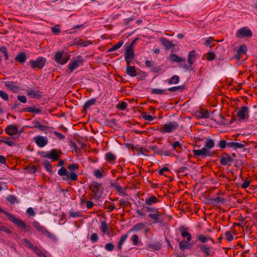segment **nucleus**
<instances>
[{"instance_id": "aec40b11", "label": "nucleus", "mask_w": 257, "mask_h": 257, "mask_svg": "<svg viewBox=\"0 0 257 257\" xmlns=\"http://www.w3.org/2000/svg\"><path fill=\"white\" fill-rule=\"evenodd\" d=\"M160 200L155 196H151L145 199V204L147 206H151L155 203H158Z\"/></svg>"}, {"instance_id": "c85d7f7f", "label": "nucleus", "mask_w": 257, "mask_h": 257, "mask_svg": "<svg viewBox=\"0 0 257 257\" xmlns=\"http://www.w3.org/2000/svg\"><path fill=\"white\" fill-rule=\"evenodd\" d=\"M96 101V98L91 99L87 101H86L83 106V111H86V110L92 105L95 104Z\"/></svg>"}, {"instance_id": "393cba45", "label": "nucleus", "mask_w": 257, "mask_h": 257, "mask_svg": "<svg viewBox=\"0 0 257 257\" xmlns=\"http://www.w3.org/2000/svg\"><path fill=\"white\" fill-rule=\"evenodd\" d=\"M82 62L81 60H76L73 62H70L69 65V70L70 71L69 73H71L73 71L74 69L77 68L80 64H81Z\"/></svg>"}, {"instance_id": "a18cd8bd", "label": "nucleus", "mask_w": 257, "mask_h": 257, "mask_svg": "<svg viewBox=\"0 0 257 257\" xmlns=\"http://www.w3.org/2000/svg\"><path fill=\"white\" fill-rule=\"evenodd\" d=\"M188 242L185 240L181 241L179 243V247L181 250H184L186 249L190 248V247L188 246Z\"/></svg>"}, {"instance_id": "ea45409f", "label": "nucleus", "mask_w": 257, "mask_h": 257, "mask_svg": "<svg viewBox=\"0 0 257 257\" xmlns=\"http://www.w3.org/2000/svg\"><path fill=\"white\" fill-rule=\"evenodd\" d=\"M101 231L104 233H108L109 232L108 227L105 221L101 222Z\"/></svg>"}, {"instance_id": "7ed1b4c3", "label": "nucleus", "mask_w": 257, "mask_h": 257, "mask_svg": "<svg viewBox=\"0 0 257 257\" xmlns=\"http://www.w3.org/2000/svg\"><path fill=\"white\" fill-rule=\"evenodd\" d=\"M146 212L149 213L148 217L154 220V223L160 222V216L162 213L159 211V209L151 206H146Z\"/></svg>"}, {"instance_id": "2f4dec72", "label": "nucleus", "mask_w": 257, "mask_h": 257, "mask_svg": "<svg viewBox=\"0 0 257 257\" xmlns=\"http://www.w3.org/2000/svg\"><path fill=\"white\" fill-rule=\"evenodd\" d=\"M210 200L212 204H215V205H218L219 203L222 204L224 202V199L219 197L211 198Z\"/></svg>"}, {"instance_id": "4c0bfd02", "label": "nucleus", "mask_w": 257, "mask_h": 257, "mask_svg": "<svg viewBox=\"0 0 257 257\" xmlns=\"http://www.w3.org/2000/svg\"><path fill=\"white\" fill-rule=\"evenodd\" d=\"M180 81L179 77L178 75H173L169 80H168V83L169 84H177Z\"/></svg>"}, {"instance_id": "e2e57ef3", "label": "nucleus", "mask_w": 257, "mask_h": 257, "mask_svg": "<svg viewBox=\"0 0 257 257\" xmlns=\"http://www.w3.org/2000/svg\"><path fill=\"white\" fill-rule=\"evenodd\" d=\"M114 248V245L111 242L107 243L105 245V249L108 251H112Z\"/></svg>"}, {"instance_id": "f03ea898", "label": "nucleus", "mask_w": 257, "mask_h": 257, "mask_svg": "<svg viewBox=\"0 0 257 257\" xmlns=\"http://www.w3.org/2000/svg\"><path fill=\"white\" fill-rule=\"evenodd\" d=\"M89 189L93 194L95 199H99L103 192L102 184L93 181L89 185Z\"/></svg>"}, {"instance_id": "f3484780", "label": "nucleus", "mask_w": 257, "mask_h": 257, "mask_svg": "<svg viewBox=\"0 0 257 257\" xmlns=\"http://www.w3.org/2000/svg\"><path fill=\"white\" fill-rule=\"evenodd\" d=\"M195 116L197 119L208 118L210 117V113L207 110L201 109L195 113Z\"/></svg>"}, {"instance_id": "6e6d98bb", "label": "nucleus", "mask_w": 257, "mask_h": 257, "mask_svg": "<svg viewBox=\"0 0 257 257\" xmlns=\"http://www.w3.org/2000/svg\"><path fill=\"white\" fill-rule=\"evenodd\" d=\"M156 153L161 156H170L171 154V152L169 150L163 151L162 149H161L158 152H156Z\"/></svg>"}, {"instance_id": "b1692460", "label": "nucleus", "mask_w": 257, "mask_h": 257, "mask_svg": "<svg viewBox=\"0 0 257 257\" xmlns=\"http://www.w3.org/2000/svg\"><path fill=\"white\" fill-rule=\"evenodd\" d=\"M27 95L31 98H40L41 95L39 91H35L32 90H27Z\"/></svg>"}, {"instance_id": "ddd939ff", "label": "nucleus", "mask_w": 257, "mask_h": 257, "mask_svg": "<svg viewBox=\"0 0 257 257\" xmlns=\"http://www.w3.org/2000/svg\"><path fill=\"white\" fill-rule=\"evenodd\" d=\"M33 140L36 145L41 148L45 147L48 143V140L46 137L37 136L34 138Z\"/></svg>"}, {"instance_id": "473e14b6", "label": "nucleus", "mask_w": 257, "mask_h": 257, "mask_svg": "<svg viewBox=\"0 0 257 257\" xmlns=\"http://www.w3.org/2000/svg\"><path fill=\"white\" fill-rule=\"evenodd\" d=\"M215 146L214 141L211 139H207L205 142V148H206L208 150L212 149Z\"/></svg>"}, {"instance_id": "6ab92c4d", "label": "nucleus", "mask_w": 257, "mask_h": 257, "mask_svg": "<svg viewBox=\"0 0 257 257\" xmlns=\"http://www.w3.org/2000/svg\"><path fill=\"white\" fill-rule=\"evenodd\" d=\"M61 151H58L57 150L53 149L50 151V159L53 161H57L59 160L61 154Z\"/></svg>"}, {"instance_id": "a19ab883", "label": "nucleus", "mask_w": 257, "mask_h": 257, "mask_svg": "<svg viewBox=\"0 0 257 257\" xmlns=\"http://www.w3.org/2000/svg\"><path fill=\"white\" fill-rule=\"evenodd\" d=\"M166 90L165 89H152L151 90V93L152 94H155L158 95H162V94H166Z\"/></svg>"}, {"instance_id": "13d9d810", "label": "nucleus", "mask_w": 257, "mask_h": 257, "mask_svg": "<svg viewBox=\"0 0 257 257\" xmlns=\"http://www.w3.org/2000/svg\"><path fill=\"white\" fill-rule=\"evenodd\" d=\"M149 247L155 250H159L161 248V244L159 242L154 243L150 244Z\"/></svg>"}, {"instance_id": "a211bd4d", "label": "nucleus", "mask_w": 257, "mask_h": 257, "mask_svg": "<svg viewBox=\"0 0 257 257\" xmlns=\"http://www.w3.org/2000/svg\"><path fill=\"white\" fill-rule=\"evenodd\" d=\"M18 128L14 124L9 125L5 129V132L10 136L15 135L18 133Z\"/></svg>"}, {"instance_id": "bb28decb", "label": "nucleus", "mask_w": 257, "mask_h": 257, "mask_svg": "<svg viewBox=\"0 0 257 257\" xmlns=\"http://www.w3.org/2000/svg\"><path fill=\"white\" fill-rule=\"evenodd\" d=\"M160 41L167 49H169L174 46L171 41L165 38H160Z\"/></svg>"}, {"instance_id": "69168bd1", "label": "nucleus", "mask_w": 257, "mask_h": 257, "mask_svg": "<svg viewBox=\"0 0 257 257\" xmlns=\"http://www.w3.org/2000/svg\"><path fill=\"white\" fill-rule=\"evenodd\" d=\"M0 97L4 100H8L9 99V96H8V94L2 91V90H0Z\"/></svg>"}, {"instance_id": "8fccbe9b", "label": "nucleus", "mask_w": 257, "mask_h": 257, "mask_svg": "<svg viewBox=\"0 0 257 257\" xmlns=\"http://www.w3.org/2000/svg\"><path fill=\"white\" fill-rule=\"evenodd\" d=\"M111 186L112 187H114L118 192L119 193L125 194V193H123V190H122L121 187L118 184L112 183V184H111Z\"/></svg>"}, {"instance_id": "58836bf2", "label": "nucleus", "mask_w": 257, "mask_h": 257, "mask_svg": "<svg viewBox=\"0 0 257 257\" xmlns=\"http://www.w3.org/2000/svg\"><path fill=\"white\" fill-rule=\"evenodd\" d=\"M42 165L45 168L47 171L51 173L52 172V165L49 161L46 160L42 163Z\"/></svg>"}, {"instance_id": "052dcab7", "label": "nucleus", "mask_w": 257, "mask_h": 257, "mask_svg": "<svg viewBox=\"0 0 257 257\" xmlns=\"http://www.w3.org/2000/svg\"><path fill=\"white\" fill-rule=\"evenodd\" d=\"M90 240L92 243L96 242L98 240V236L97 233H93L91 235Z\"/></svg>"}, {"instance_id": "4be33fe9", "label": "nucleus", "mask_w": 257, "mask_h": 257, "mask_svg": "<svg viewBox=\"0 0 257 257\" xmlns=\"http://www.w3.org/2000/svg\"><path fill=\"white\" fill-rule=\"evenodd\" d=\"M16 61L19 62L21 64L24 63L27 59V54L25 52L19 53L15 58Z\"/></svg>"}, {"instance_id": "1a4fd4ad", "label": "nucleus", "mask_w": 257, "mask_h": 257, "mask_svg": "<svg viewBox=\"0 0 257 257\" xmlns=\"http://www.w3.org/2000/svg\"><path fill=\"white\" fill-rule=\"evenodd\" d=\"M252 33L247 27H242L239 29L236 33V36L237 38H244L251 37Z\"/></svg>"}, {"instance_id": "09e8293b", "label": "nucleus", "mask_w": 257, "mask_h": 257, "mask_svg": "<svg viewBox=\"0 0 257 257\" xmlns=\"http://www.w3.org/2000/svg\"><path fill=\"white\" fill-rule=\"evenodd\" d=\"M228 142H227L224 140H220L218 142L217 146L220 148L221 149H225L226 147H228Z\"/></svg>"}, {"instance_id": "dca6fc26", "label": "nucleus", "mask_w": 257, "mask_h": 257, "mask_svg": "<svg viewBox=\"0 0 257 257\" xmlns=\"http://www.w3.org/2000/svg\"><path fill=\"white\" fill-rule=\"evenodd\" d=\"M197 57V54L195 50H192L189 53L187 59V62L189 63L188 68L192 67V65L196 61Z\"/></svg>"}, {"instance_id": "37998d69", "label": "nucleus", "mask_w": 257, "mask_h": 257, "mask_svg": "<svg viewBox=\"0 0 257 257\" xmlns=\"http://www.w3.org/2000/svg\"><path fill=\"white\" fill-rule=\"evenodd\" d=\"M131 241L134 245H138L139 243L141 242V240L139 239V237L137 234H134L131 239Z\"/></svg>"}, {"instance_id": "c9c22d12", "label": "nucleus", "mask_w": 257, "mask_h": 257, "mask_svg": "<svg viewBox=\"0 0 257 257\" xmlns=\"http://www.w3.org/2000/svg\"><path fill=\"white\" fill-rule=\"evenodd\" d=\"M172 146L177 152H180L182 149V144L180 143L179 141H175L172 144Z\"/></svg>"}, {"instance_id": "cd10ccee", "label": "nucleus", "mask_w": 257, "mask_h": 257, "mask_svg": "<svg viewBox=\"0 0 257 257\" xmlns=\"http://www.w3.org/2000/svg\"><path fill=\"white\" fill-rule=\"evenodd\" d=\"M23 111L35 113H40L42 112V109L40 108H36L35 107H28L23 108Z\"/></svg>"}, {"instance_id": "4468645a", "label": "nucleus", "mask_w": 257, "mask_h": 257, "mask_svg": "<svg viewBox=\"0 0 257 257\" xmlns=\"http://www.w3.org/2000/svg\"><path fill=\"white\" fill-rule=\"evenodd\" d=\"M135 57L134 48L127 47L124 54V59L126 64H129L132 62V61Z\"/></svg>"}, {"instance_id": "6e6552de", "label": "nucleus", "mask_w": 257, "mask_h": 257, "mask_svg": "<svg viewBox=\"0 0 257 257\" xmlns=\"http://www.w3.org/2000/svg\"><path fill=\"white\" fill-rule=\"evenodd\" d=\"M192 153L195 157L201 156L202 158L212 156L211 151L205 147H203L200 150L194 149L192 151Z\"/></svg>"}, {"instance_id": "a878e982", "label": "nucleus", "mask_w": 257, "mask_h": 257, "mask_svg": "<svg viewBox=\"0 0 257 257\" xmlns=\"http://www.w3.org/2000/svg\"><path fill=\"white\" fill-rule=\"evenodd\" d=\"M244 147V145L238 142H229L228 144V148H232L234 150L243 148Z\"/></svg>"}, {"instance_id": "0e129e2a", "label": "nucleus", "mask_w": 257, "mask_h": 257, "mask_svg": "<svg viewBox=\"0 0 257 257\" xmlns=\"http://www.w3.org/2000/svg\"><path fill=\"white\" fill-rule=\"evenodd\" d=\"M23 241L26 244L28 245V247L30 248L33 249V250L34 249V247H35L36 246H34L33 245V244L31 241H30L28 239H27V238H24L23 239Z\"/></svg>"}, {"instance_id": "79ce46f5", "label": "nucleus", "mask_w": 257, "mask_h": 257, "mask_svg": "<svg viewBox=\"0 0 257 257\" xmlns=\"http://www.w3.org/2000/svg\"><path fill=\"white\" fill-rule=\"evenodd\" d=\"M7 200L12 204L18 203L17 197L13 195H10L7 197Z\"/></svg>"}, {"instance_id": "774afa93", "label": "nucleus", "mask_w": 257, "mask_h": 257, "mask_svg": "<svg viewBox=\"0 0 257 257\" xmlns=\"http://www.w3.org/2000/svg\"><path fill=\"white\" fill-rule=\"evenodd\" d=\"M215 54L213 52H208L207 54V59L209 61H212L215 59Z\"/></svg>"}, {"instance_id": "603ef678", "label": "nucleus", "mask_w": 257, "mask_h": 257, "mask_svg": "<svg viewBox=\"0 0 257 257\" xmlns=\"http://www.w3.org/2000/svg\"><path fill=\"white\" fill-rule=\"evenodd\" d=\"M69 216L71 217H78L81 216L80 211H74L72 210H70Z\"/></svg>"}, {"instance_id": "4d7b16f0", "label": "nucleus", "mask_w": 257, "mask_h": 257, "mask_svg": "<svg viewBox=\"0 0 257 257\" xmlns=\"http://www.w3.org/2000/svg\"><path fill=\"white\" fill-rule=\"evenodd\" d=\"M179 67L182 68L184 69L188 70H191L192 69V67H190L189 68H188L189 63H186V60H185V63L183 62H179Z\"/></svg>"}, {"instance_id": "423d86ee", "label": "nucleus", "mask_w": 257, "mask_h": 257, "mask_svg": "<svg viewBox=\"0 0 257 257\" xmlns=\"http://www.w3.org/2000/svg\"><path fill=\"white\" fill-rule=\"evenodd\" d=\"M69 59V57L67 54H65L64 52L58 51L56 52L54 60L55 61L61 65L65 64Z\"/></svg>"}, {"instance_id": "20e7f679", "label": "nucleus", "mask_w": 257, "mask_h": 257, "mask_svg": "<svg viewBox=\"0 0 257 257\" xmlns=\"http://www.w3.org/2000/svg\"><path fill=\"white\" fill-rule=\"evenodd\" d=\"M32 224L38 232H41L42 234L47 236L52 240H56L57 238L56 236L49 232L46 227L41 225L38 222L34 221L33 222Z\"/></svg>"}, {"instance_id": "2eb2a0df", "label": "nucleus", "mask_w": 257, "mask_h": 257, "mask_svg": "<svg viewBox=\"0 0 257 257\" xmlns=\"http://www.w3.org/2000/svg\"><path fill=\"white\" fill-rule=\"evenodd\" d=\"M5 86L10 91L13 92H17L20 90V87L17 82L15 81H8L5 82Z\"/></svg>"}, {"instance_id": "72a5a7b5", "label": "nucleus", "mask_w": 257, "mask_h": 257, "mask_svg": "<svg viewBox=\"0 0 257 257\" xmlns=\"http://www.w3.org/2000/svg\"><path fill=\"white\" fill-rule=\"evenodd\" d=\"M123 44V41L122 40L119 41L117 44H115L111 48L109 49L108 52H111L118 49L122 46Z\"/></svg>"}, {"instance_id": "39448f33", "label": "nucleus", "mask_w": 257, "mask_h": 257, "mask_svg": "<svg viewBox=\"0 0 257 257\" xmlns=\"http://www.w3.org/2000/svg\"><path fill=\"white\" fill-rule=\"evenodd\" d=\"M179 124L176 121H171L161 125L159 130L163 134L171 133L177 130Z\"/></svg>"}, {"instance_id": "7c9ffc66", "label": "nucleus", "mask_w": 257, "mask_h": 257, "mask_svg": "<svg viewBox=\"0 0 257 257\" xmlns=\"http://www.w3.org/2000/svg\"><path fill=\"white\" fill-rule=\"evenodd\" d=\"M170 59L174 62H183L185 63V59H183L179 56H177L175 54H171L170 55Z\"/></svg>"}, {"instance_id": "3c124183", "label": "nucleus", "mask_w": 257, "mask_h": 257, "mask_svg": "<svg viewBox=\"0 0 257 257\" xmlns=\"http://www.w3.org/2000/svg\"><path fill=\"white\" fill-rule=\"evenodd\" d=\"M197 238L198 240L201 243H205L209 240L208 236H205L202 234L198 235L197 236Z\"/></svg>"}, {"instance_id": "0eeeda50", "label": "nucleus", "mask_w": 257, "mask_h": 257, "mask_svg": "<svg viewBox=\"0 0 257 257\" xmlns=\"http://www.w3.org/2000/svg\"><path fill=\"white\" fill-rule=\"evenodd\" d=\"M46 62V59L45 58L42 57H38L36 60H31L30 62V64L31 65V67L34 68H39L42 69Z\"/></svg>"}, {"instance_id": "c756f323", "label": "nucleus", "mask_w": 257, "mask_h": 257, "mask_svg": "<svg viewBox=\"0 0 257 257\" xmlns=\"http://www.w3.org/2000/svg\"><path fill=\"white\" fill-rule=\"evenodd\" d=\"M116 159V157L111 152L107 153L105 154V160L109 163H114Z\"/></svg>"}, {"instance_id": "f257e3e1", "label": "nucleus", "mask_w": 257, "mask_h": 257, "mask_svg": "<svg viewBox=\"0 0 257 257\" xmlns=\"http://www.w3.org/2000/svg\"><path fill=\"white\" fill-rule=\"evenodd\" d=\"M79 166L77 163H72L69 164L67 169L70 173L65 167H61L58 171L59 176L62 177V179L65 181H76L78 176L76 173V171L79 168Z\"/></svg>"}, {"instance_id": "5701e85b", "label": "nucleus", "mask_w": 257, "mask_h": 257, "mask_svg": "<svg viewBox=\"0 0 257 257\" xmlns=\"http://www.w3.org/2000/svg\"><path fill=\"white\" fill-rule=\"evenodd\" d=\"M128 232H127L126 234L122 235L120 236V239L118 241V244L117 245V249L120 251L122 250L123 244L126 241V239L128 237Z\"/></svg>"}, {"instance_id": "f8f14e48", "label": "nucleus", "mask_w": 257, "mask_h": 257, "mask_svg": "<svg viewBox=\"0 0 257 257\" xmlns=\"http://www.w3.org/2000/svg\"><path fill=\"white\" fill-rule=\"evenodd\" d=\"M233 160L232 157L227 153H224L220 159V164L223 166L227 165L230 166Z\"/></svg>"}, {"instance_id": "9b49d317", "label": "nucleus", "mask_w": 257, "mask_h": 257, "mask_svg": "<svg viewBox=\"0 0 257 257\" xmlns=\"http://www.w3.org/2000/svg\"><path fill=\"white\" fill-rule=\"evenodd\" d=\"M199 247L202 252L206 256L212 257L215 254V252L211 246L206 244H201Z\"/></svg>"}, {"instance_id": "bf43d9fd", "label": "nucleus", "mask_w": 257, "mask_h": 257, "mask_svg": "<svg viewBox=\"0 0 257 257\" xmlns=\"http://www.w3.org/2000/svg\"><path fill=\"white\" fill-rule=\"evenodd\" d=\"M247 51V47H246L245 45H241L238 51H237V54H244Z\"/></svg>"}, {"instance_id": "49530a36", "label": "nucleus", "mask_w": 257, "mask_h": 257, "mask_svg": "<svg viewBox=\"0 0 257 257\" xmlns=\"http://www.w3.org/2000/svg\"><path fill=\"white\" fill-rule=\"evenodd\" d=\"M25 170H28V172L32 174L36 172L37 168L33 165L29 164L27 168H25Z\"/></svg>"}, {"instance_id": "864d4df0", "label": "nucleus", "mask_w": 257, "mask_h": 257, "mask_svg": "<svg viewBox=\"0 0 257 257\" xmlns=\"http://www.w3.org/2000/svg\"><path fill=\"white\" fill-rule=\"evenodd\" d=\"M127 105V104L125 102L122 101L121 103H119L117 104L116 108L119 110H124L126 108Z\"/></svg>"}, {"instance_id": "de8ad7c7", "label": "nucleus", "mask_w": 257, "mask_h": 257, "mask_svg": "<svg viewBox=\"0 0 257 257\" xmlns=\"http://www.w3.org/2000/svg\"><path fill=\"white\" fill-rule=\"evenodd\" d=\"M33 251L37 254L39 257H47L42 250L38 248L37 246L34 247Z\"/></svg>"}, {"instance_id": "412c9836", "label": "nucleus", "mask_w": 257, "mask_h": 257, "mask_svg": "<svg viewBox=\"0 0 257 257\" xmlns=\"http://www.w3.org/2000/svg\"><path fill=\"white\" fill-rule=\"evenodd\" d=\"M130 64H126V73L131 77H135L137 74V71L135 66H130Z\"/></svg>"}, {"instance_id": "680f3d73", "label": "nucleus", "mask_w": 257, "mask_h": 257, "mask_svg": "<svg viewBox=\"0 0 257 257\" xmlns=\"http://www.w3.org/2000/svg\"><path fill=\"white\" fill-rule=\"evenodd\" d=\"M188 170V168L187 166H182L179 168L178 172L180 173H183L186 175L187 174V171Z\"/></svg>"}, {"instance_id": "e433bc0d", "label": "nucleus", "mask_w": 257, "mask_h": 257, "mask_svg": "<svg viewBox=\"0 0 257 257\" xmlns=\"http://www.w3.org/2000/svg\"><path fill=\"white\" fill-rule=\"evenodd\" d=\"M145 227V224L143 223H138L136 224H135L132 229H131L132 231H138L142 229H143Z\"/></svg>"}, {"instance_id": "f704fd0d", "label": "nucleus", "mask_w": 257, "mask_h": 257, "mask_svg": "<svg viewBox=\"0 0 257 257\" xmlns=\"http://www.w3.org/2000/svg\"><path fill=\"white\" fill-rule=\"evenodd\" d=\"M181 236L183 237H186L188 241H190L191 240L192 237L191 234L187 231L186 229H182L181 230Z\"/></svg>"}, {"instance_id": "5fc2aeb1", "label": "nucleus", "mask_w": 257, "mask_h": 257, "mask_svg": "<svg viewBox=\"0 0 257 257\" xmlns=\"http://www.w3.org/2000/svg\"><path fill=\"white\" fill-rule=\"evenodd\" d=\"M184 89V86H174L172 87H170L168 89V90L171 92H174L177 90L179 91H182Z\"/></svg>"}, {"instance_id": "338daca9", "label": "nucleus", "mask_w": 257, "mask_h": 257, "mask_svg": "<svg viewBox=\"0 0 257 257\" xmlns=\"http://www.w3.org/2000/svg\"><path fill=\"white\" fill-rule=\"evenodd\" d=\"M215 41L213 37H209L207 38V39L205 42L204 45L206 46H210V45L213 41Z\"/></svg>"}, {"instance_id": "c03bdc74", "label": "nucleus", "mask_w": 257, "mask_h": 257, "mask_svg": "<svg viewBox=\"0 0 257 257\" xmlns=\"http://www.w3.org/2000/svg\"><path fill=\"white\" fill-rule=\"evenodd\" d=\"M103 172L102 169H95L93 171V174L96 178H101L103 176Z\"/></svg>"}, {"instance_id": "9d476101", "label": "nucleus", "mask_w": 257, "mask_h": 257, "mask_svg": "<svg viewBox=\"0 0 257 257\" xmlns=\"http://www.w3.org/2000/svg\"><path fill=\"white\" fill-rule=\"evenodd\" d=\"M237 117L241 120H243L249 116V110L247 106L241 107L236 113Z\"/></svg>"}]
</instances>
